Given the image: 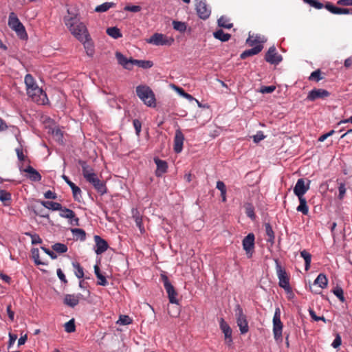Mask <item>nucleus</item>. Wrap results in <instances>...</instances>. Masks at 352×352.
Wrapping results in <instances>:
<instances>
[{"mask_svg": "<svg viewBox=\"0 0 352 352\" xmlns=\"http://www.w3.org/2000/svg\"><path fill=\"white\" fill-rule=\"evenodd\" d=\"M27 94L33 101L38 104H44L47 100V95L43 90L36 84L33 76L28 74L25 76Z\"/></svg>", "mask_w": 352, "mask_h": 352, "instance_id": "f257e3e1", "label": "nucleus"}, {"mask_svg": "<svg viewBox=\"0 0 352 352\" xmlns=\"http://www.w3.org/2000/svg\"><path fill=\"white\" fill-rule=\"evenodd\" d=\"M64 22L69 28L71 33L79 41H84L85 38H89V34L88 30L82 22H80L76 16H65Z\"/></svg>", "mask_w": 352, "mask_h": 352, "instance_id": "f03ea898", "label": "nucleus"}, {"mask_svg": "<svg viewBox=\"0 0 352 352\" xmlns=\"http://www.w3.org/2000/svg\"><path fill=\"white\" fill-rule=\"evenodd\" d=\"M136 94L138 98L148 107H155L156 100L152 89L147 85H140L136 87Z\"/></svg>", "mask_w": 352, "mask_h": 352, "instance_id": "7ed1b4c3", "label": "nucleus"}, {"mask_svg": "<svg viewBox=\"0 0 352 352\" xmlns=\"http://www.w3.org/2000/svg\"><path fill=\"white\" fill-rule=\"evenodd\" d=\"M8 26L16 32L17 36L21 38L25 39L27 38L28 34L26 33L25 27L21 23L17 16L14 12H10L9 14L8 19Z\"/></svg>", "mask_w": 352, "mask_h": 352, "instance_id": "20e7f679", "label": "nucleus"}, {"mask_svg": "<svg viewBox=\"0 0 352 352\" xmlns=\"http://www.w3.org/2000/svg\"><path fill=\"white\" fill-rule=\"evenodd\" d=\"M275 262L276 274L279 280L278 285L285 291L289 292L291 290V287L289 285V276L287 274L285 270L281 267L277 259L275 260Z\"/></svg>", "mask_w": 352, "mask_h": 352, "instance_id": "39448f33", "label": "nucleus"}, {"mask_svg": "<svg viewBox=\"0 0 352 352\" xmlns=\"http://www.w3.org/2000/svg\"><path fill=\"white\" fill-rule=\"evenodd\" d=\"M283 324L280 320V310L279 307H276L273 317V333L274 339L277 342H281L283 340Z\"/></svg>", "mask_w": 352, "mask_h": 352, "instance_id": "423d86ee", "label": "nucleus"}, {"mask_svg": "<svg viewBox=\"0 0 352 352\" xmlns=\"http://www.w3.org/2000/svg\"><path fill=\"white\" fill-rule=\"evenodd\" d=\"M234 312L236 318V323L239 327L241 333L242 334L246 333L249 330L248 324L246 316L243 314V309L240 305L237 304L235 306Z\"/></svg>", "mask_w": 352, "mask_h": 352, "instance_id": "0eeeda50", "label": "nucleus"}, {"mask_svg": "<svg viewBox=\"0 0 352 352\" xmlns=\"http://www.w3.org/2000/svg\"><path fill=\"white\" fill-rule=\"evenodd\" d=\"M160 279L163 282L164 287L168 294L169 302L173 304H178V300L177 298L178 294L169 281L167 276L162 274L160 276Z\"/></svg>", "mask_w": 352, "mask_h": 352, "instance_id": "6e6552de", "label": "nucleus"}, {"mask_svg": "<svg viewBox=\"0 0 352 352\" xmlns=\"http://www.w3.org/2000/svg\"><path fill=\"white\" fill-rule=\"evenodd\" d=\"M175 40L173 37H168L164 34L160 33L153 34L148 40L147 43H152L155 45H168L170 46L173 44Z\"/></svg>", "mask_w": 352, "mask_h": 352, "instance_id": "1a4fd4ad", "label": "nucleus"}, {"mask_svg": "<svg viewBox=\"0 0 352 352\" xmlns=\"http://www.w3.org/2000/svg\"><path fill=\"white\" fill-rule=\"evenodd\" d=\"M255 236L253 233H249L242 241L243 248L248 258H252L254 250Z\"/></svg>", "mask_w": 352, "mask_h": 352, "instance_id": "9d476101", "label": "nucleus"}, {"mask_svg": "<svg viewBox=\"0 0 352 352\" xmlns=\"http://www.w3.org/2000/svg\"><path fill=\"white\" fill-rule=\"evenodd\" d=\"M196 10L198 16L204 19H207L211 13L210 9L208 7L206 0H195Z\"/></svg>", "mask_w": 352, "mask_h": 352, "instance_id": "9b49d317", "label": "nucleus"}, {"mask_svg": "<svg viewBox=\"0 0 352 352\" xmlns=\"http://www.w3.org/2000/svg\"><path fill=\"white\" fill-rule=\"evenodd\" d=\"M265 60L270 64L278 65L282 61L283 57L277 53L276 47L274 46H272L266 52L265 55Z\"/></svg>", "mask_w": 352, "mask_h": 352, "instance_id": "f8f14e48", "label": "nucleus"}, {"mask_svg": "<svg viewBox=\"0 0 352 352\" xmlns=\"http://www.w3.org/2000/svg\"><path fill=\"white\" fill-rule=\"evenodd\" d=\"M328 284V279L327 276L324 274H320L317 278L315 279L314 283L312 285H309L310 290L311 292H314L315 294H320V291L319 289H316L315 287L316 285H318V287L320 289H324L327 287Z\"/></svg>", "mask_w": 352, "mask_h": 352, "instance_id": "ddd939ff", "label": "nucleus"}, {"mask_svg": "<svg viewBox=\"0 0 352 352\" xmlns=\"http://www.w3.org/2000/svg\"><path fill=\"white\" fill-rule=\"evenodd\" d=\"M310 182H311L308 180L307 185H305L304 179H298L294 188V194L298 198L304 197L303 195L309 189Z\"/></svg>", "mask_w": 352, "mask_h": 352, "instance_id": "4468645a", "label": "nucleus"}, {"mask_svg": "<svg viewBox=\"0 0 352 352\" xmlns=\"http://www.w3.org/2000/svg\"><path fill=\"white\" fill-rule=\"evenodd\" d=\"M19 170L21 172L28 173L27 177L32 182H40L41 180V174L30 165H28L25 168L21 165L19 166Z\"/></svg>", "mask_w": 352, "mask_h": 352, "instance_id": "2eb2a0df", "label": "nucleus"}, {"mask_svg": "<svg viewBox=\"0 0 352 352\" xmlns=\"http://www.w3.org/2000/svg\"><path fill=\"white\" fill-rule=\"evenodd\" d=\"M329 96L330 93L326 89H314L309 92L306 99L309 101H314L316 99H323L329 97Z\"/></svg>", "mask_w": 352, "mask_h": 352, "instance_id": "dca6fc26", "label": "nucleus"}, {"mask_svg": "<svg viewBox=\"0 0 352 352\" xmlns=\"http://www.w3.org/2000/svg\"><path fill=\"white\" fill-rule=\"evenodd\" d=\"M89 183H90L96 190L100 193V195H104L107 193V187L105 183L103 181H101L98 179L97 175H94L92 177L87 180Z\"/></svg>", "mask_w": 352, "mask_h": 352, "instance_id": "f3484780", "label": "nucleus"}, {"mask_svg": "<svg viewBox=\"0 0 352 352\" xmlns=\"http://www.w3.org/2000/svg\"><path fill=\"white\" fill-rule=\"evenodd\" d=\"M116 57L118 63L121 65L124 69L131 70L133 66L134 59L132 58H127L121 52H117L116 53Z\"/></svg>", "mask_w": 352, "mask_h": 352, "instance_id": "a211bd4d", "label": "nucleus"}, {"mask_svg": "<svg viewBox=\"0 0 352 352\" xmlns=\"http://www.w3.org/2000/svg\"><path fill=\"white\" fill-rule=\"evenodd\" d=\"M184 136L180 129H177L174 138V151L177 153H179L183 148V143Z\"/></svg>", "mask_w": 352, "mask_h": 352, "instance_id": "6ab92c4d", "label": "nucleus"}, {"mask_svg": "<svg viewBox=\"0 0 352 352\" xmlns=\"http://www.w3.org/2000/svg\"><path fill=\"white\" fill-rule=\"evenodd\" d=\"M94 239L96 247L95 252L97 254H101L108 249L109 245L104 239L98 235H95Z\"/></svg>", "mask_w": 352, "mask_h": 352, "instance_id": "aec40b11", "label": "nucleus"}, {"mask_svg": "<svg viewBox=\"0 0 352 352\" xmlns=\"http://www.w3.org/2000/svg\"><path fill=\"white\" fill-rule=\"evenodd\" d=\"M78 163L82 168V175L86 181L89 180L91 177L96 175L93 168L87 164V162L79 160Z\"/></svg>", "mask_w": 352, "mask_h": 352, "instance_id": "412c9836", "label": "nucleus"}, {"mask_svg": "<svg viewBox=\"0 0 352 352\" xmlns=\"http://www.w3.org/2000/svg\"><path fill=\"white\" fill-rule=\"evenodd\" d=\"M154 162L157 166L155 175L157 177H161L167 171L168 164L166 161L160 160L158 157H154Z\"/></svg>", "mask_w": 352, "mask_h": 352, "instance_id": "4be33fe9", "label": "nucleus"}, {"mask_svg": "<svg viewBox=\"0 0 352 352\" xmlns=\"http://www.w3.org/2000/svg\"><path fill=\"white\" fill-rule=\"evenodd\" d=\"M63 179L71 188L74 199L80 201V198L81 197L80 188L78 187L74 183H73L66 175H63Z\"/></svg>", "mask_w": 352, "mask_h": 352, "instance_id": "5701e85b", "label": "nucleus"}, {"mask_svg": "<svg viewBox=\"0 0 352 352\" xmlns=\"http://www.w3.org/2000/svg\"><path fill=\"white\" fill-rule=\"evenodd\" d=\"M82 295L80 294H66L64 298V304L66 305L74 307L79 303L80 298Z\"/></svg>", "mask_w": 352, "mask_h": 352, "instance_id": "b1692460", "label": "nucleus"}, {"mask_svg": "<svg viewBox=\"0 0 352 352\" xmlns=\"http://www.w3.org/2000/svg\"><path fill=\"white\" fill-rule=\"evenodd\" d=\"M263 46L261 44L256 45L255 47L245 50L241 55L240 57L241 59H245L246 58L256 55L258 54L263 50Z\"/></svg>", "mask_w": 352, "mask_h": 352, "instance_id": "393cba45", "label": "nucleus"}, {"mask_svg": "<svg viewBox=\"0 0 352 352\" xmlns=\"http://www.w3.org/2000/svg\"><path fill=\"white\" fill-rule=\"evenodd\" d=\"M220 328L224 333L226 339H228L229 342H232V329L230 326L221 318L219 322Z\"/></svg>", "mask_w": 352, "mask_h": 352, "instance_id": "a878e982", "label": "nucleus"}, {"mask_svg": "<svg viewBox=\"0 0 352 352\" xmlns=\"http://www.w3.org/2000/svg\"><path fill=\"white\" fill-rule=\"evenodd\" d=\"M81 42L83 43L87 54L89 56H93L94 54V45L90 36L89 38H85V40Z\"/></svg>", "mask_w": 352, "mask_h": 352, "instance_id": "bb28decb", "label": "nucleus"}, {"mask_svg": "<svg viewBox=\"0 0 352 352\" xmlns=\"http://www.w3.org/2000/svg\"><path fill=\"white\" fill-rule=\"evenodd\" d=\"M60 211V216L63 218L69 219L71 220H79L78 218L76 217L75 212L67 208L61 206V209H58Z\"/></svg>", "mask_w": 352, "mask_h": 352, "instance_id": "cd10ccee", "label": "nucleus"}, {"mask_svg": "<svg viewBox=\"0 0 352 352\" xmlns=\"http://www.w3.org/2000/svg\"><path fill=\"white\" fill-rule=\"evenodd\" d=\"M265 233L267 236V238L266 239V241L267 242L270 243L271 245H273L274 243L275 236H274V232L272 230V228L269 223H266L265 224Z\"/></svg>", "mask_w": 352, "mask_h": 352, "instance_id": "c85d7f7f", "label": "nucleus"}, {"mask_svg": "<svg viewBox=\"0 0 352 352\" xmlns=\"http://www.w3.org/2000/svg\"><path fill=\"white\" fill-rule=\"evenodd\" d=\"M94 272L97 278L98 279V281L97 283L98 285L102 286H106L108 285V282L105 276L101 274L100 267L97 265L94 266Z\"/></svg>", "mask_w": 352, "mask_h": 352, "instance_id": "c756f323", "label": "nucleus"}, {"mask_svg": "<svg viewBox=\"0 0 352 352\" xmlns=\"http://www.w3.org/2000/svg\"><path fill=\"white\" fill-rule=\"evenodd\" d=\"M213 36L215 38L222 42L228 41L231 37V34L228 33H225L221 29L214 32L213 33Z\"/></svg>", "mask_w": 352, "mask_h": 352, "instance_id": "7c9ffc66", "label": "nucleus"}, {"mask_svg": "<svg viewBox=\"0 0 352 352\" xmlns=\"http://www.w3.org/2000/svg\"><path fill=\"white\" fill-rule=\"evenodd\" d=\"M42 205L45 207L48 211L49 210H52L53 211L57 210L58 209H61V204L58 202H54L52 201H42Z\"/></svg>", "mask_w": 352, "mask_h": 352, "instance_id": "2f4dec72", "label": "nucleus"}, {"mask_svg": "<svg viewBox=\"0 0 352 352\" xmlns=\"http://www.w3.org/2000/svg\"><path fill=\"white\" fill-rule=\"evenodd\" d=\"M107 34L111 37L118 39L122 36L120 30L117 27L108 28L106 31Z\"/></svg>", "mask_w": 352, "mask_h": 352, "instance_id": "473e14b6", "label": "nucleus"}, {"mask_svg": "<svg viewBox=\"0 0 352 352\" xmlns=\"http://www.w3.org/2000/svg\"><path fill=\"white\" fill-rule=\"evenodd\" d=\"M116 3L113 2H105L101 5L96 7L95 12H104L107 11L109 9L116 6Z\"/></svg>", "mask_w": 352, "mask_h": 352, "instance_id": "72a5a7b5", "label": "nucleus"}, {"mask_svg": "<svg viewBox=\"0 0 352 352\" xmlns=\"http://www.w3.org/2000/svg\"><path fill=\"white\" fill-rule=\"evenodd\" d=\"M300 256L304 258L305 262V270L308 271L310 268L311 255L306 250H304L300 252Z\"/></svg>", "mask_w": 352, "mask_h": 352, "instance_id": "f704fd0d", "label": "nucleus"}, {"mask_svg": "<svg viewBox=\"0 0 352 352\" xmlns=\"http://www.w3.org/2000/svg\"><path fill=\"white\" fill-rule=\"evenodd\" d=\"M243 208L245 209V212L247 214L248 217L252 219H255L254 208L252 204L248 202L245 203L243 205Z\"/></svg>", "mask_w": 352, "mask_h": 352, "instance_id": "c9c22d12", "label": "nucleus"}, {"mask_svg": "<svg viewBox=\"0 0 352 352\" xmlns=\"http://www.w3.org/2000/svg\"><path fill=\"white\" fill-rule=\"evenodd\" d=\"M133 62V65H138L139 67L144 69L151 68L153 65V63L151 60L134 59Z\"/></svg>", "mask_w": 352, "mask_h": 352, "instance_id": "e433bc0d", "label": "nucleus"}, {"mask_svg": "<svg viewBox=\"0 0 352 352\" xmlns=\"http://www.w3.org/2000/svg\"><path fill=\"white\" fill-rule=\"evenodd\" d=\"M71 232L76 239H80L82 241L85 240L86 233L84 230L80 228H72Z\"/></svg>", "mask_w": 352, "mask_h": 352, "instance_id": "4c0bfd02", "label": "nucleus"}, {"mask_svg": "<svg viewBox=\"0 0 352 352\" xmlns=\"http://www.w3.org/2000/svg\"><path fill=\"white\" fill-rule=\"evenodd\" d=\"M72 266L74 269V274L78 278L84 277V271L82 267L78 262H73Z\"/></svg>", "mask_w": 352, "mask_h": 352, "instance_id": "58836bf2", "label": "nucleus"}, {"mask_svg": "<svg viewBox=\"0 0 352 352\" xmlns=\"http://www.w3.org/2000/svg\"><path fill=\"white\" fill-rule=\"evenodd\" d=\"M218 25L226 29H230L232 28L233 24L230 23L229 19L227 17L222 16L218 19Z\"/></svg>", "mask_w": 352, "mask_h": 352, "instance_id": "ea45409f", "label": "nucleus"}, {"mask_svg": "<svg viewBox=\"0 0 352 352\" xmlns=\"http://www.w3.org/2000/svg\"><path fill=\"white\" fill-rule=\"evenodd\" d=\"M300 204L297 208V210L302 212L304 214H307L308 212V206L307 205V201L305 197L298 198Z\"/></svg>", "mask_w": 352, "mask_h": 352, "instance_id": "a19ab883", "label": "nucleus"}, {"mask_svg": "<svg viewBox=\"0 0 352 352\" xmlns=\"http://www.w3.org/2000/svg\"><path fill=\"white\" fill-rule=\"evenodd\" d=\"M173 26L175 30L179 31L181 33L184 32L187 28L186 23L185 22L178 21H173Z\"/></svg>", "mask_w": 352, "mask_h": 352, "instance_id": "79ce46f5", "label": "nucleus"}, {"mask_svg": "<svg viewBox=\"0 0 352 352\" xmlns=\"http://www.w3.org/2000/svg\"><path fill=\"white\" fill-rule=\"evenodd\" d=\"M54 251L58 253H65L67 252V246L63 243H56L52 246Z\"/></svg>", "mask_w": 352, "mask_h": 352, "instance_id": "37998d69", "label": "nucleus"}, {"mask_svg": "<svg viewBox=\"0 0 352 352\" xmlns=\"http://www.w3.org/2000/svg\"><path fill=\"white\" fill-rule=\"evenodd\" d=\"M32 258L36 265H46V263L41 261L39 258V250L38 248H32L31 250Z\"/></svg>", "mask_w": 352, "mask_h": 352, "instance_id": "c03bdc74", "label": "nucleus"}, {"mask_svg": "<svg viewBox=\"0 0 352 352\" xmlns=\"http://www.w3.org/2000/svg\"><path fill=\"white\" fill-rule=\"evenodd\" d=\"M24 234L29 236L32 239V244L36 245L42 243V239L37 234H33L30 232H25Z\"/></svg>", "mask_w": 352, "mask_h": 352, "instance_id": "a18cd8bd", "label": "nucleus"}, {"mask_svg": "<svg viewBox=\"0 0 352 352\" xmlns=\"http://www.w3.org/2000/svg\"><path fill=\"white\" fill-rule=\"evenodd\" d=\"M65 331L67 333H72L76 331V326L74 319L72 318L68 322H67L65 325Z\"/></svg>", "mask_w": 352, "mask_h": 352, "instance_id": "49530a36", "label": "nucleus"}, {"mask_svg": "<svg viewBox=\"0 0 352 352\" xmlns=\"http://www.w3.org/2000/svg\"><path fill=\"white\" fill-rule=\"evenodd\" d=\"M16 153L19 160L21 162H23V163L21 165L23 166L26 162H28L29 164L30 163V161L26 158V156L24 155L21 146L16 148Z\"/></svg>", "mask_w": 352, "mask_h": 352, "instance_id": "de8ad7c7", "label": "nucleus"}, {"mask_svg": "<svg viewBox=\"0 0 352 352\" xmlns=\"http://www.w3.org/2000/svg\"><path fill=\"white\" fill-rule=\"evenodd\" d=\"M133 322V320L126 315H121L120 316L119 320H118L117 323L120 324V325H127L131 324Z\"/></svg>", "mask_w": 352, "mask_h": 352, "instance_id": "09e8293b", "label": "nucleus"}, {"mask_svg": "<svg viewBox=\"0 0 352 352\" xmlns=\"http://www.w3.org/2000/svg\"><path fill=\"white\" fill-rule=\"evenodd\" d=\"M322 79H323V77L321 76V71L319 69L313 72L309 77V80H314L316 82H318Z\"/></svg>", "mask_w": 352, "mask_h": 352, "instance_id": "8fccbe9b", "label": "nucleus"}, {"mask_svg": "<svg viewBox=\"0 0 352 352\" xmlns=\"http://www.w3.org/2000/svg\"><path fill=\"white\" fill-rule=\"evenodd\" d=\"M174 88L180 96L188 99V100L192 101L193 100H195L190 94L185 92V91L182 88L177 87L175 85H174Z\"/></svg>", "mask_w": 352, "mask_h": 352, "instance_id": "3c124183", "label": "nucleus"}, {"mask_svg": "<svg viewBox=\"0 0 352 352\" xmlns=\"http://www.w3.org/2000/svg\"><path fill=\"white\" fill-rule=\"evenodd\" d=\"M333 293L334 294V295H336L338 298V299L341 302H343L345 301V298L344 296V292H343V289L340 287L337 286L336 287H335L333 289Z\"/></svg>", "mask_w": 352, "mask_h": 352, "instance_id": "603ef678", "label": "nucleus"}, {"mask_svg": "<svg viewBox=\"0 0 352 352\" xmlns=\"http://www.w3.org/2000/svg\"><path fill=\"white\" fill-rule=\"evenodd\" d=\"M0 200L3 202H8L11 200V194L5 190H0Z\"/></svg>", "mask_w": 352, "mask_h": 352, "instance_id": "864d4df0", "label": "nucleus"}, {"mask_svg": "<svg viewBox=\"0 0 352 352\" xmlns=\"http://www.w3.org/2000/svg\"><path fill=\"white\" fill-rule=\"evenodd\" d=\"M304 2L308 3L311 7H314L316 9H322L324 8V5L318 1V0H303Z\"/></svg>", "mask_w": 352, "mask_h": 352, "instance_id": "5fc2aeb1", "label": "nucleus"}, {"mask_svg": "<svg viewBox=\"0 0 352 352\" xmlns=\"http://www.w3.org/2000/svg\"><path fill=\"white\" fill-rule=\"evenodd\" d=\"M324 8H325L330 12L335 14H338L339 8L335 6L331 2H329V1L326 2V3L324 5Z\"/></svg>", "mask_w": 352, "mask_h": 352, "instance_id": "6e6d98bb", "label": "nucleus"}, {"mask_svg": "<svg viewBox=\"0 0 352 352\" xmlns=\"http://www.w3.org/2000/svg\"><path fill=\"white\" fill-rule=\"evenodd\" d=\"M276 89V87L274 85L271 86H262L260 88L259 92L262 94H270Z\"/></svg>", "mask_w": 352, "mask_h": 352, "instance_id": "4d7b16f0", "label": "nucleus"}, {"mask_svg": "<svg viewBox=\"0 0 352 352\" xmlns=\"http://www.w3.org/2000/svg\"><path fill=\"white\" fill-rule=\"evenodd\" d=\"M338 191H339L338 199L340 200H342V199H343V198L345 195V193H346V188H345V184L344 183H340L339 184Z\"/></svg>", "mask_w": 352, "mask_h": 352, "instance_id": "13d9d810", "label": "nucleus"}, {"mask_svg": "<svg viewBox=\"0 0 352 352\" xmlns=\"http://www.w3.org/2000/svg\"><path fill=\"white\" fill-rule=\"evenodd\" d=\"M35 212L36 213V214L39 215L41 217H44V218L49 217V214H48L49 211L43 206L41 207L40 209H38V210H35Z\"/></svg>", "mask_w": 352, "mask_h": 352, "instance_id": "bf43d9fd", "label": "nucleus"}, {"mask_svg": "<svg viewBox=\"0 0 352 352\" xmlns=\"http://www.w3.org/2000/svg\"><path fill=\"white\" fill-rule=\"evenodd\" d=\"M125 11H129L132 12H138L142 10L140 6H126L124 8Z\"/></svg>", "mask_w": 352, "mask_h": 352, "instance_id": "052dcab7", "label": "nucleus"}, {"mask_svg": "<svg viewBox=\"0 0 352 352\" xmlns=\"http://www.w3.org/2000/svg\"><path fill=\"white\" fill-rule=\"evenodd\" d=\"M52 135L57 139V140L63 141V133L60 129H54L52 130Z\"/></svg>", "mask_w": 352, "mask_h": 352, "instance_id": "680f3d73", "label": "nucleus"}, {"mask_svg": "<svg viewBox=\"0 0 352 352\" xmlns=\"http://www.w3.org/2000/svg\"><path fill=\"white\" fill-rule=\"evenodd\" d=\"M133 126L135 129V133L138 135H140V133L141 131V128H142V123L141 122L138 120V119H135L133 120Z\"/></svg>", "mask_w": 352, "mask_h": 352, "instance_id": "e2e57ef3", "label": "nucleus"}, {"mask_svg": "<svg viewBox=\"0 0 352 352\" xmlns=\"http://www.w3.org/2000/svg\"><path fill=\"white\" fill-rule=\"evenodd\" d=\"M260 37L256 36L255 38L252 39L251 36H249L248 39L246 40V43L250 46H254L256 43H259Z\"/></svg>", "mask_w": 352, "mask_h": 352, "instance_id": "0e129e2a", "label": "nucleus"}, {"mask_svg": "<svg viewBox=\"0 0 352 352\" xmlns=\"http://www.w3.org/2000/svg\"><path fill=\"white\" fill-rule=\"evenodd\" d=\"M342 344V339H341V337L339 334H338L333 342H332L331 345L333 348L336 349L338 347H339Z\"/></svg>", "mask_w": 352, "mask_h": 352, "instance_id": "69168bd1", "label": "nucleus"}, {"mask_svg": "<svg viewBox=\"0 0 352 352\" xmlns=\"http://www.w3.org/2000/svg\"><path fill=\"white\" fill-rule=\"evenodd\" d=\"M17 339V336L15 334H12L11 333H9V341L8 349H10L12 346L14 344L16 340Z\"/></svg>", "mask_w": 352, "mask_h": 352, "instance_id": "338daca9", "label": "nucleus"}, {"mask_svg": "<svg viewBox=\"0 0 352 352\" xmlns=\"http://www.w3.org/2000/svg\"><path fill=\"white\" fill-rule=\"evenodd\" d=\"M262 131H258L256 135L253 136V140L255 143H258L260 141L265 138Z\"/></svg>", "mask_w": 352, "mask_h": 352, "instance_id": "774afa93", "label": "nucleus"}]
</instances>
